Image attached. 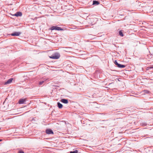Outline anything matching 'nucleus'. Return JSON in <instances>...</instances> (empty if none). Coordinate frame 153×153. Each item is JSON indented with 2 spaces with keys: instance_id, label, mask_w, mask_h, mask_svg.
Here are the masks:
<instances>
[{
  "instance_id": "f03ea898",
  "label": "nucleus",
  "mask_w": 153,
  "mask_h": 153,
  "mask_svg": "<svg viewBox=\"0 0 153 153\" xmlns=\"http://www.w3.org/2000/svg\"><path fill=\"white\" fill-rule=\"evenodd\" d=\"M51 30H63V29L60 27L57 26H53L52 27H51Z\"/></svg>"
},
{
  "instance_id": "0eeeda50",
  "label": "nucleus",
  "mask_w": 153,
  "mask_h": 153,
  "mask_svg": "<svg viewBox=\"0 0 153 153\" xmlns=\"http://www.w3.org/2000/svg\"><path fill=\"white\" fill-rule=\"evenodd\" d=\"M13 80V78H10V79H8L7 82H5V84H8L12 82Z\"/></svg>"
},
{
  "instance_id": "39448f33",
  "label": "nucleus",
  "mask_w": 153,
  "mask_h": 153,
  "mask_svg": "<svg viewBox=\"0 0 153 153\" xmlns=\"http://www.w3.org/2000/svg\"><path fill=\"white\" fill-rule=\"evenodd\" d=\"M47 134H53V131L50 129H47L46 131Z\"/></svg>"
},
{
  "instance_id": "f257e3e1",
  "label": "nucleus",
  "mask_w": 153,
  "mask_h": 153,
  "mask_svg": "<svg viewBox=\"0 0 153 153\" xmlns=\"http://www.w3.org/2000/svg\"><path fill=\"white\" fill-rule=\"evenodd\" d=\"M60 56V55L58 53H56L50 56V58L53 59H59Z\"/></svg>"
},
{
  "instance_id": "2eb2a0df",
  "label": "nucleus",
  "mask_w": 153,
  "mask_h": 153,
  "mask_svg": "<svg viewBox=\"0 0 153 153\" xmlns=\"http://www.w3.org/2000/svg\"><path fill=\"white\" fill-rule=\"evenodd\" d=\"M153 68V66H151L149 67H147L146 68V69L148 70H149L150 68Z\"/></svg>"
},
{
  "instance_id": "dca6fc26",
  "label": "nucleus",
  "mask_w": 153,
  "mask_h": 153,
  "mask_svg": "<svg viewBox=\"0 0 153 153\" xmlns=\"http://www.w3.org/2000/svg\"><path fill=\"white\" fill-rule=\"evenodd\" d=\"M44 81H42L40 82L39 83V85H41L42 84L44 83Z\"/></svg>"
},
{
  "instance_id": "ddd939ff",
  "label": "nucleus",
  "mask_w": 153,
  "mask_h": 153,
  "mask_svg": "<svg viewBox=\"0 0 153 153\" xmlns=\"http://www.w3.org/2000/svg\"><path fill=\"white\" fill-rule=\"evenodd\" d=\"M143 92L146 94H149L150 93V91L146 90H143Z\"/></svg>"
},
{
  "instance_id": "4468645a",
  "label": "nucleus",
  "mask_w": 153,
  "mask_h": 153,
  "mask_svg": "<svg viewBox=\"0 0 153 153\" xmlns=\"http://www.w3.org/2000/svg\"><path fill=\"white\" fill-rule=\"evenodd\" d=\"M78 151L77 150H76L74 151H71L70 152V153H77Z\"/></svg>"
},
{
  "instance_id": "20e7f679",
  "label": "nucleus",
  "mask_w": 153,
  "mask_h": 153,
  "mask_svg": "<svg viewBox=\"0 0 153 153\" xmlns=\"http://www.w3.org/2000/svg\"><path fill=\"white\" fill-rule=\"evenodd\" d=\"M26 100V99H21L19 101V103L20 104H23Z\"/></svg>"
},
{
  "instance_id": "f3484780",
  "label": "nucleus",
  "mask_w": 153,
  "mask_h": 153,
  "mask_svg": "<svg viewBox=\"0 0 153 153\" xmlns=\"http://www.w3.org/2000/svg\"><path fill=\"white\" fill-rule=\"evenodd\" d=\"M18 153H24V152L20 150L18 152Z\"/></svg>"
},
{
  "instance_id": "a211bd4d",
  "label": "nucleus",
  "mask_w": 153,
  "mask_h": 153,
  "mask_svg": "<svg viewBox=\"0 0 153 153\" xmlns=\"http://www.w3.org/2000/svg\"><path fill=\"white\" fill-rule=\"evenodd\" d=\"M1 141V140H0V142Z\"/></svg>"
},
{
  "instance_id": "1a4fd4ad",
  "label": "nucleus",
  "mask_w": 153,
  "mask_h": 153,
  "mask_svg": "<svg viewBox=\"0 0 153 153\" xmlns=\"http://www.w3.org/2000/svg\"><path fill=\"white\" fill-rule=\"evenodd\" d=\"M22 13L20 12H17L16 13L14 14V16H22Z\"/></svg>"
},
{
  "instance_id": "9b49d317",
  "label": "nucleus",
  "mask_w": 153,
  "mask_h": 153,
  "mask_svg": "<svg viewBox=\"0 0 153 153\" xmlns=\"http://www.w3.org/2000/svg\"><path fill=\"white\" fill-rule=\"evenodd\" d=\"M99 4V3L98 1H94L93 4L98 5Z\"/></svg>"
},
{
  "instance_id": "6ab92c4d",
  "label": "nucleus",
  "mask_w": 153,
  "mask_h": 153,
  "mask_svg": "<svg viewBox=\"0 0 153 153\" xmlns=\"http://www.w3.org/2000/svg\"><path fill=\"white\" fill-rule=\"evenodd\" d=\"M1 129V128H0V130Z\"/></svg>"
},
{
  "instance_id": "f8f14e48",
  "label": "nucleus",
  "mask_w": 153,
  "mask_h": 153,
  "mask_svg": "<svg viewBox=\"0 0 153 153\" xmlns=\"http://www.w3.org/2000/svg\"><path fill=\"white\" fill-rule=\"evenodd\" d=\"M119 35L121 36H123V33L122 30H120L119 31Z\"/></svg>"
},
{
  "instance_id": "423d86ee",
  "label": "nucleus",
  "mask_w": 153,
  "mask_h": 153,
  "mask_svg": "<svg viewBox=\"0 0 153 153\" xmlns=\"http://www.w3.org/2000/svg\"><path fill=\"white\" fill-rule=\"evenodd\" d=\"M21 34V33L18 32H15L11 34V35L12 36H19Z\"/></svg>"
},
{
  "instance_id": "7ed1b4c3",
  "label": "nucleus",
  "mask_w": 153,
  "mask_h": 153,
  "mask_svg": "<svg viewBox=\"0 0 153 153\" xmlns=\"http://www.w3.org/2000/svg\"><path fill=\"white\" fill-rule=\"evenodd\" d=\"M115 64L116 65L117 67L120 68H123L126 67V65H121L118 63L116 60H115L114 62Z\"/></svg>"
},
{
  "instance_id": "9d476101",
  "label": "nucleus",
  "mask_w": 153,
  "mask_h": 153,
  "mask_svg": "<svg viewBox=\"0 0 153 153\" xmlns=\"http://www.w3.org/2000/svg\"><path fill=\"white\" fill-rule=\"evenodd\" d=\"M58 106L59 108H61L63 107L62 105L59 102L57 103Z\"/></svg>"
},
{
  "instance_id": "6e6552de",
  "label": "nucleus",
  "mask_w": 153,
  "mask_h": 153,
  "mask_svg": "<svg viewBox=\"0 0 153 153\" xmlns=\"http://www.w3.org/2000/svg\"><path fill=\"white\" fill-rule=\"evenodd\" d=\"M61 101L65 104H67L68 103V100L67 99H62L61 100Z\"/></svg>"
}]
</instances>
